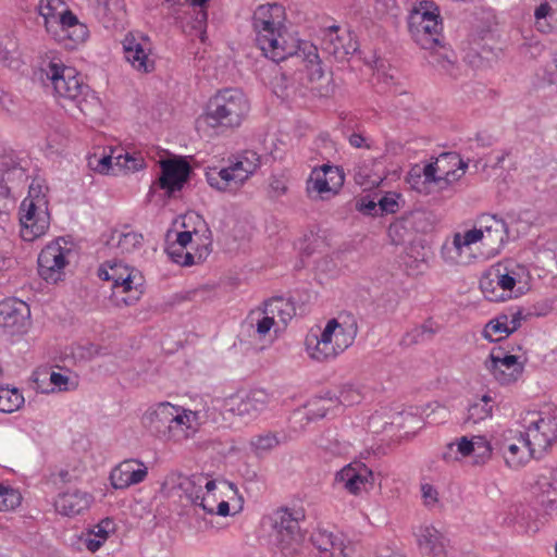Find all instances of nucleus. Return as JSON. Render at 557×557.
<instances>
[{"label":"nucleus","mask_w":557,"mask_h":557,"mask_svg":"<svg viewBox=\"0 0 557 557\" xmlns=\"http://www.w3.org/2000/svg\"><path fill=\"white\" fill-rule=\"evenodd\" d=\"M509 334L511 333L508 329L507 314H500L494 320L490 321L483 331L484 337L491 342L500 341L507 337Z\"/></svg>","instance_id":"e433bc0d"},{"label":"nucleus","mask_w":557,"mask_h":557,"mask_svg":"<svg viewBox=\"0 0 557 557\" xmlns=\"http://www.w3.org/2000/svg\"><path fill=\"white\" fill-rule=\"evenodd\" d=\"M145 420L149 430L160 440L183 443L191 438L202 424L200 411H193L170 403H159L150 408Z\"/></svg>","instance_id":"7ed1b4c3"},{"label":"nucleus","mask_w":557,"mask_h":557,"mask_svg":"<svg viewBox=\"0 0 557 557\" xmlns=\"http://www.w3.org/2000/svg\"><path fill=\"white\" fill-rule=\"evenodd\" d=\"M387 232L388 237L394 245L404 244L407 237L411 234L410 227L404 215L391 223Z\"/></svg>","instance_id":"a18cd8bd"},{"label":"nucleus","mask_w":557,"mask_h":557,"mask_svg":"<svg viewBox=\"0 0 557 557\" xmlns=\"http://www.w3.org/2000/svg\"><path fill=\"white\" fill-rule=\"evenodd\" d=\"M486 370L503 385L516 382L523 372V366L513 355L503 348H493L484 362Z\"/></svg>","instance_id":"a211bd4d"},{"label":"nucleus","mask_w":557,"mask_h":557,"mask_svg":"<svg viewBox=\"0 0 557 557\" xmlns=\"http://www.w3.org/2000/svg\"><path fill=\"white\" fill-rule=\"evenodd\" d=\"M209 246L210 244L198 247L196 253H191L187 250V248H182L172 244L169 246L166 251L173 262L180 265L189 267L200 263L207 258V256L210 253Z\"/></svg>","instance_id":"473e14b6"},{"label":"nucleus","mask_w":557,"mask_h":557,"mask_svg":"<svg viewBox=\"0 0 557 557\" xmlns=\"http://www.w3.org/2000/svg\"><path fill=\"white\" fill-rule=\"evenodd\" d=\"M373 481V472L362 462H351L335 475V482L352 495H359L368 486H372Z\"/></svg>","instance_id":"aec40b11"},{"label":"nucleus","mask_w":557,"mask_h":557,"mask_svg":"<svg viewBox=\"0 0 557 557\" xmlns=\"http://www.w3.org/2000/svg\"><path fill=\"white\" fill-rule=\"evenodd\" d=\"M50 383L59 388V391H71L76 388L77 383L72 381L69 375L60 372L50 374Z\"/></svg>","instance_id":"8fccbe9b"},{"label":"nucleus","mask_w":557,"mask_h":557,"mask_svg":"<svg viewBox=\"0 0 557 557\" xmlns=\"http://www.w3.org/2000/svg\"><path fill=\"white\" fill-rule=\"evenodd\" d=\"M338 557H362V555L351 545L341 547Z\"/></svg>","instance_id":"774afa93"},{"label":"nucleus","mask_w":557,"mask_h":557,"mask_svg":"<svg viewBox=\"0 0 557 557\" xmlns=\"http://www.w3.org/2000/svg\"><path fill=\"white\" fill-rule=\"evenodd\" d=\"M497 445L510 469H520L532 458H536L530 445H527L524 432L507 430L502 434Z\"/></svg>","instance_id":"f3484780"},{"label":"nucleus","mask_w":557,"mask_h":557,"mask_svg":"<svg viewBox=\"0 0 557 557\" xmlns=\"http://www.w3.org/2000/svg\"><path fill=\"white\" fill-rule=\"evenodd\" d=\"M492 398L484 395L480 400L474 401L468 408V414L465 420L466 424H476L492 417L493 406Z\"/></svg>","instance_id":"c9c22d12"},{"label":"nucleus","mask_w":557,"mask_h":557,"mask_svg":"<svg viewBox=\"0 0 557 557\" xmlns=\"http://www.w3.org/2000/svg\"><path fill=\"white\" fill-rule=\"evenodd\" d=\"M205 481L206 475L202 473L193 474L190 476L178 475L177 487L185 493L193 504H198Z\"/></svg>","instance_id":"f704fd0d"},{"label":"nucleus","mask_w":557,"mask_h":557,"mask_svg":"<svg viewBox=\"0 0 557 557\" xmlns=\"http://www.w3.org/2000/svg\"><path fill=\"white\" fill-rule=\"evenodd\" d=\"M190 168L185 161L166 160L161 162V175L158 184L169 195L181 190L187 181Z\"/></svg>","instance_id":"393cba45"},{"label":"nucleus","mask_w":557,"mask_h":557,"mask_svg":"<svg viewBox=\"0 0 557 557\" xmlns=\"http://www.w3.org/2000/svg\"><path fill=\"white\" fill-rule=\"evenodd\" d=\"M30 310L26 302L16 298L0 301V325L21 331L28 324Z\"/></svg>","instance_id":"a878e982"},{"label":"nucleus","mask_w":557,"mask_h":557,"mask_svg":"<svg viewBox=\"0 0 557 557\" xmlns=\"http://www.w3.org/2000/svg\"><path fill=\"white\" fill-rule=\"evenodd\" d=\"M422 498L426 506H434L438 498V493L436 488H434L431 484H422L421 485Z\"/></svg>","instance_id":"13d9d810"},{"label":"nucleus","mask_w":557,"mask_h":557,"mask_svg":"<svg viewBox=\"0 0 557 557\" xmlns=\"http://www.w3.org/2000/svg\"><path fill=\"white\" fill-rule=\"evenodd\" d=\"M198 233L196 231H183L177 233L176 240L173 243L176 246L182 248H187L189 244H193L194 236H197Z\"/></svg>","instance_id":"052dcab7"},{"label":"nucleus","mask_w":557,"mask_h":557,"mask_svg":"<svg viewBox=\"0 0 557 557\" xmlns=\"http://www.w3.org/2000/svg\"><path fill=\"white\" fill-rule=\"evenodd\" d=\"M21 503L22 495L17 490L0 484V511L13 510Z\"/></svg>","instance_id":"a19ab883"},{"label":"nucleus","mask_w":557,"mask_h":557,"mask_svg":"<svg viewBox=\"0 0 557 557\" xmlns=\"http://www.w3.org/2000/svg\"><path fill=\"white\" fill-rule=\"evenodd\" d=\"M309 544L318 550L319 557H333V550L344 546L330 531L317 528L310 535Z\"/></svg>","instance_id":"c756f323"},{"label":"nucleus","mask_w":557,"mask_h":557,"mask_svg":"<svg viewBox=\"0 0 557 557\" xmlns=\"http://www.w3.org/2000/svg\"><path fill=\"white\" fill-rule=\"evenodd\" d=\"M67 243L57 239L48 244L38 256V273L47 283H58L63 278L64 269L69 263V256L72 250L66 247Z\"/></svg>","instance_id":"2eb2a0df"},{"label":"nucleus","mask_w":557,"mask_h":557,"mask_svg":"<svg viewBox=\"0 0 557 557\" xmlns=\"http://www.w3.org/2000/svg\"><path fill=\"white\" fill-rule=\"evenodd\" d=\"M508 242V227L503 219L492 214H482L473 228L465 233H456L451 245L442 248L444 260L450 264L467 263L472 255L466 253L473 244H480L486 257L493 258L500 253Z\"/></svg>","instance_id":"f257e3e1"},{"label":"nucleus","mask_w":557,"mask_h":557,"mask_svg":"<svg viewBox=\"0 0 557 557\" xmlns=\"http://www.w3.org/2000/svg\"><path fill=\"white\" fill-rule=\"evenodd\" d=\"M474 449L472 451L474 466H483L492 458V445L484 436H474Z\"/></svg>","instance_id":"ea45409f"},{"label":"nucleus","mask_w":557,"mask_h":557,"mask_svg":"<svg viewBox=\"0 0 557 557\" xmlns=\"http://www.w3.org/2000/svg\"><path fill=\"white\" fill-rule=\"evenodd\" d=\"M515 286V275L500 264L491 268L480 280V288L485 298L494 302L511 298Z\"/></svg>","instance_id":"dca6fc26"},{"label":"nucleus","mask_w":557,"mask_h":557,"mask_svg":"<svg viewBox=\"0 0 557 557\" xmlns=\"http://www.w3.org/2000/svg\"><path fill=\"white\" fill-rule=\"evenodd\" d=\"M355 182L363 188H371L376 184V180H371L367 166H358L355 170Z\"/></svg>","instance_id":"5fc2aeb1"},{"label":"nucleus","mask_w":557,"mask_h":557,"mask_svg":"<svg viewBox=\"0 0 557 557\" xmlns=\"http://www.w3.org/2000/svg\"><path fill=\"white\" fill-rule=\"evenodd\" d=\"M113 529V521L110 519H104L100 523L94 527V529L90 531L91 535L95 537H98V540H101L102 542H106L109 533Z\"/></svg>","instance_id":"864d4df0"},{"label":"nucleus","mask_w":557,"mask_h":557,"mask_svg":"<svg viewBox=\"0 0 557 557\" xmlns=\"http://www.w3.org/2000/svg\"><path fill=\"white\" fill-rule=\"evenodd\" d=\"M306 512L301 507H280L270 516L274 544L282 557H312L300 522Z\"/></svg>","instance_id":"6e6552de"},{"label":"nucleus","mask_w":557,"mask_h":557,"mask_svg":"<svg viewBox=\"0 0 557 557\" xmlns=\"http://www.w3.org/2000/svg\"><path fill=\"white\" fill-rule=\"evenodd\" d=\"M467 168L468 163L457 153H444L436 162L412 166L406 181L413 190L430 195L448 189L462 177Z\"/></svg>","instance_id":"20e7f679"},{"label":"nucleus","mask_w":557,"mask_h":557,"mask_svg":"<svg viewBox=\"0 0 557 557\" xmlns=\"http://www.w3.org/2000/svg\"><path fill=\"white\" fill-rule=\"evenodd\" d=\"M61 4V0H40L37 7L38 13L44 17L45 27L48 33L52 32L54 23L58 22L59 14L57 12Z\"/></svg>","instance_id":"4c0bfd02"},{"label":"nucleus","mask_w":557,"mask_h":557,"mask_svg":"<svg viewBox=\"0 0 557 557\" xmlns=\"http://www.w3.org/2000/svg\"><path fill=\"white\" fill-rule=\"evenodd\" d=\"M344 181V171L339 166L323 164L312 170L307 181V191L337 194Z\"/></svg>","instance_id":"4be33fe9"},{"label":"nucleus","mask_w":557,"mask_h":557,"mask_svg":"<svg viewBox=\"0 0 557 557\" xmlns=\"http://www.w3.org/2000/svg\"><path fill=\"white\" fill-rule=\"evenodd\" d=\"M409 29L413 40L423 49L434 50L441 46L442 23L438 8L432 1H421L409 16Z\"/></svg>","instance_id":"9b49d317"},{"label":"nucleus","mask_w":557,"mask_h":557,"mask_svg":"<svg viewBox=\"0 0 557 557\" xmlns=\"http://www.w3.org/2000/svg\"><path fill=\"white\" fill-rule=\"evenodd\" d=\"M406 222L408 223L411 233L420 232L424 233L431 227V223L429 220V214L422 210H416L408 214L404 215Z\"/></svg>","instance_id":"49530a36"},{"label":"nucleus","mask_w":557,"mask_h":557,"mask_svg":"<svg viewBox=\"0 0 557 557\" xmlns=\"http://www.w3.org/2000/svg\"><path fill=\"white\" fill-rule=\"evenodd\" d=\"M4 399L0 405V411L13 412L17 410L24 403L23 395L17 389H4Z\"/></svg>","instance_id":"de8ad7c7"},{"label":"nucleus","mask_w":557,"mask_h":557,"mask_svg":"<svg viewBox=\"0 0 557 557\" xmlns=\"http://www.w3.org/2000/svg\"><path fill=\"white\" fill-rule=\"evenodd\" d=\"M474 436L472 438H468L467 436H462L455 442L456 453L461 460L465 457L471 456L474 449Z\"/></svg>","instance_id":"603ef678"},{"label":"nucleus","mask_w":557,"mask_h":557,"mask_svg":"<svg viewBox=\"0 0 557 557\" xmlns=\"http://www.w3.org/2000/svg\"><path fill=\"white\" fill-rule=\"evenodd\" d=\"M99 277L112 282L110 301L117 308L134 306L144 293V277L139 271L123 263H106Z\"/></svg>","instance_id":"9d476101"},{"label":"nucleus","mask_w":557,"mask_h":557,"mask_svg":"<svg viewBox=\"0 0 557 557\" xmlns=\"http://www.w3.org/2000/svg\"><path fill=\"white\" fill-rule=\"evenodd\" d=\"M123 50L127 62L140 73H150L154 70V60L151 59V41L140 33H128L123 41Z\"/></svg>","instance_id":"6ab92c4d"},{"label":"nucleus","mask_w":557,"mask_h":557,"mask_svg":"<svg viewBox=\"0 0 557 557\" xmlns=\"http://www.w3.org/2000/svg\"><path fill=\"white\" fill-rule=\"evenodd\" d=\"M287 15L280 3L257 7L252 14L256 44L263 55L278 63L296 51V37L286 27Z\"/></svg>","instance_id":"f03ea898"},{"label":"nucleus","mask_w":557,"mask_h":557,"mask_svg":"<svg viewBox=\"0 0 557 557\" xmlns=\"http://www.w3.org/2000/svg\"><path fill=\"white\" fill-rule=\"evenodd\" d=\"M399 194L388 193L379 200L380 213H395L399 210Z\"/></svg>","instance_id":"09e8293b"},{"label":"nucleus","mask_w":557,"mask_h":557,"mask_svg":"<svg viewBox=\"0 0 557 557\" xmlns=\"http://www.w3.org/2000/svg\"><path fill=\"white\" fill-rule=\"evenodd\" d=\"M95 15L106 28L116 27L125 17L123 0H97Z\"/></svg>","instance_id":"cd10ccee"},{"label":"nucleus","mask_w":557,"mask_h":557,"mask_svg":"<svg viewBox=\"0 0 557 557\" xmlns=\"http://www.w3.org/2000/svg\"><path fill=\"white\" fill-rule=\"evenodd\" d=\"M296 51L292 52L289 57L298 55L301 57L310 65H319L320 58L318 48L309 41H300L296 38Z\"/></svg>","instance_id":"37998d69"},{"label":"nucleus","mask_w":557,"mask_h":557,"mask_svg":"<svg viewBox=\"0 0 557 557\" xmlns=\"http://www.w3.org/2000/svg\"><path fill=\"white\" fill-rule=\"evenodd\" d=\"M535 27L543 34L557 28V0H544L534 11Z\"/></svg>","instance_id":"7c9ffc66"},{"label":"nucleus","mask_w":557,"mask_h":557,"mask_svg":"<svg viewBox=\"0 0 557 557\" xmlns=\"http://www.w3.org/2000/svg\"><path fill=\"white\" fill-rule=\"evenodd\" d=\"M28 180L26 169L12 156L0 160V207L9 210L14 206V195L24 189Z\"/></svg>","instance_id":"4468645a"},{"label":"nucleus","mask_w":557,"mask_h":557,"mask_svg":"<svg viewBox=\"0 0 557 557\" xmlns=\"http://www.w3.org/2000/svg\"><path fill=\"white\" fill-rule=\"evenodd\" d=\"M115 165L127 172H136L146 166L145 159L140 152H124L114 157Z\"/></svg>","instance_id":"58836bf2"},{"label":"nucleus","mask_w":557,"mask_h":557,"mask_svg":"<svg viewBox=\"0 0 557 557\" xmlns=\"http://www.w3.org/2000/svg\"><path fill=\"white\" fill-rule=\"evenodd\" d=\"M268 395L264 391H250L245 397L233 395L224 400V409L242 418L256 417L265 408Z\"/></svg>","instance_id":"5701e85b"},{"label":"nucleus","mask_w":557,"mask_h":557,"mask_svg":"<svg viewBox=\"0 0 557 557\" xmlns=\"http://www.w3.org/2000/svg\"><path fill=\"white\" fill-rule=\"evenodd\" d=\"M546 72H547L549 82L553 84H557V46H556L552 61L546 65Z\"/></svg>","instance_id":"e2e57ef3"},{"label":"nucleus","mask_w":557,"mask_h":557,"mask_svg":"<svg viewBox=\"0 0 557 557\" xmlns=\"http://www.w3.org/2000/svg\"><path fill=\"white\" fill-rule=\"evenodd\" d=\"M278 443L277 436L274 433L268 432L251 437L250 447L255 454L260 455L273 449Z\"/></svg>","instance_id":"79ce46f5"},{"label":"nucleus","mask_w":557,"mask_h":557,"mask_svg":"<svg viewBox=\"0 0 557 557\" xmlns=\"http://www.w3.org/2000/svg\"><path fill=\"white\" fill-rule=\"evenodd\" d=\"M262 313L270 314L274 320L277 319L286 324L295 314V308L289 300L277 297L264 302Z\"/></svg>","instance_id":"72a5a7b5"},{"label":"nucleus","mask_w":557,"mask_h":557,"mask_svg":"<svg viewBox=\"0 0 557 557\" xmlns=\"http://www.w3.org/2000/svg\"><path fill=\"white\" fill-rule=\"evenodd\" d=\"M210 0H191L193 5L200 7V10L197 11L195 22H194V28L198 30L199 33H203L206 25H207V11L203 9V7L209 2Z\"/></svg>","instance_id":"3c124183"},{"label":"nucleus","mask_w":557,"mask_h":557,"mask_svg":"<svg viewBox=\"0 0 557 557\" xmlns=\"http://www.w3.org/2000/svg\"><path fill=\"white\" fill-rule=\"evenodd\" d=\"M288 190L287 184L284 178L273 176L270 181V193L271 197H281L285 195Z\"/></svg>","instance_id":"6e6d98bb"},{"label":"nucleus","mask_w":557,"mask_h":557,"mask_svg":"<svg viewBox=\"0 0 557 557\" xmlns=\"http://www.w3.org/2000/svg\"><path fill=\"white\" fill-rule=\"evenodd\" d=\"M525 319L522 313V310H517L507 314V323L510 333H513L521 326V322Z\"/></svg>","instance_id":"bf43d9fd"},{"label":"nucleus","mask_w":557,"mask_h":557,"mask_svg":"<svg viewBox=\"0 0 557 557\" xmlns=\"http://www.w3.org/2000/svg\"><path fill=\"white\" fill-rule=\"evenodd\" d=\"M260 156L253 150H244L228 158L222 169H210L206 173L208 184L223 193L235 194L260 166Z\"/></svg>","instance_id":"1a4fd4ad"},{"label":"nucleus","mask_w":557,"mask_h":557,"mask_svg":"<svg viewBox=\"0 0 557 557\" xmlns=\"http://www.w3.org/2000/svg\"><path fill=\"white\" fill-rule=\"evenodd\" d=\"M103 543L104 542L98 540V537L91 535L90 532L87 534V537L85 539V545L87 549L92 553L97 552L102 546Z\"/></svg>","instance_id":"69168bd1"},{"label":"nucleus","mask_w":557,"mask_h":557,"mask_svg":"<svg viewBox=\"0 0 557 557\" xmlns=\"http://www.w3.org/2000/svg\"><path fill=\"white\" fill-rule=\"evenodd\" d=\"M322 49L337 61H343L357 50V41L350 32L333 25L324 30Z\"/></svg>","instance_id":"412c9836"},{"label":"nucleus","mask_w":557,"mask_h":557,"mask_svg":"<svg viewBox=\"0 0 557 557\" xmlns=\"http://www.w3.org/2000/svg\"><path fill=\"white\" fill-rule=\"evenodd\" d=\"M250 104L245 94L237 88L218 90L208 101L198 123H203L216 134L238 128L247 117Z\"/></svg>","instance_id":"39448f33"},{"label":"nucleus","mask_w":557,"mask_h":557,"mask_svg":"<svg viewBox=\"0 0 557 557\" xmlns=\"http://www.w3.org/2000/svg\"><path fill=\"white\" fill-rule=\"evenodd\" d=\"M258 314L262 317L257 321V332L260 336H264L275 324V320L272 318V315L262 313V311L258 312Z\"/></svg>","instance_id":"4d7b16f0"},{"label":"nucleus","mask_w":557,"mask_h":557,"mask_svg":"<svg viewBox=\"0 0 557 557\" xmlns=\"http://www.w3.org/2000/svg\"><path fill=\"white\" fill-rule=\"evenodd\" d=\"M442 458L447 463H451V462L460 460L456 453L455 443L447 444V446L445 447V450L443 451Z\"/></svg>","instance_id":"0e129e2a"},{"label":"nucleus","mask_w":557,"mask_h":557,"mask_svg":"<svg viewBox=\"0 0 557 557\" xmlns=\"http://www.w3.org/2000/svg\"><path fill=\"white\" fill-rule=\"evenodd\" d=\"M422 557H446L444 537L434 527H423L419 534Z\"/></svg>","instance_id":"c85d7f7f"},{"label":"nucleus","mask_w":557,"mask_h":557,"mask_svg":"<svg viewBox=\"0 0 557 557\" xmlns=\"http://www.w3.org/2000/svg\"><path fill=\"white\" fill-rule=\"evenodd\" d=\"M148 474L147 467L138 460L122 461L110 473V481L114 488H127L143 482Z\"/></svg>","instance_id":"b1692460"},{"label":"nucleus","mask_w":557,"mask_h":557,"mask_svg":"<svg viewBox=\"0 0 557 557\" xmlns=\"http://www.w3.org/2000/svg\"><path fill=\"white\" fill-rule=\"evenodd\" d=\"M358 209L360 212L367 215L375 216L380 213L379 202H374L373 200H361L358 205Z\"/></svg>","instance_id":"680f3d73"},{"label":"nucleus","mask_w":557,"mask_h":557,"mask_svg":"<svg viewBox=\"0 0 557 557\" xmlns=\"http://www.w3.org/2000/svg\"><path fill=\"white\" fill-rule=\"evenodd\" d=\"M92 500V495L87 492L69 490L58 495L54 500V508L60 515L74 517L88 510Z\"/></svg>","instance_id":"bb28decb"},{"label":"nucleus","mask_w":557,"mask_h":557,"mask_svg":"<svg viewBox=\"0 0 557 557\" xmlns=\"http://www.w3.org/2000/svg\"><path fill=\"white\" fill-rule=\"evenodd\" d=\"M40 73L41 81L45 84L49 82L59 98L73 102L83 114H87L98 104V99L89 86L83 83L75 69L51 60L42 65Z\"/></svg>","instance_id":"0eeeda50"},{"label":"nucleus","mask_w":557,"mask_h":557,"mask_svg":"<svg viewBox=\"0 0 557 557\" xmlns=\"http://www.w3.org/2000/svg\"><path fill=\"white\" fill-rule=\"evenodd\" d=\"M527 445L541 458L557 441V417L539 411H528L521 417Z\"/></svg>","instance_id":"f8f14e48"},{"label":"nucleus","mask_w":557,"mask_h":557,"mask_svg":"<svg viewBox=\"0 0 557 557\" xmlns=\"http://www.w3.org/2000/svg\"><path fill=\"white\" fill-rule=\"evenodd\" d=\"M21 237L34 242L46 234L50 226V215L44 196L25 198L20 206Z\"/></svg>","instance_id":"ddd939ff"},{"label":"nucleus","mask_w":557,"mask_h":557,"mask_svg":"<svg viewBox=\"0 0 557 557\" xmlns=\"http://www.w3.org/2000/svg\"><path fill=\"white\" fill-rule=\"evenodd\" d=\"M77 26L82 27L76 15H74L71 11H65L59 14L58 22L54 23V27L50 33L58 37V39H61L65 36V34L67 35L70 28Z\"/></svg>","instance_id":"c03bdc74"},{"label":"nucleus","mask_w":557,"mask_h":557,"mask_svg":"<svg viewBox=\"0 0 557 557\" xmlns=\"http://www.w3.org/2000/svg\"><path fill=\"white\" fill-rule=\"evenodd\" d=\"M143 240L144 237L140 233L125 227L123 231H114L111 238L108 240V245L115 247L124 255L139 249L143 246Z\"/></svg>","instance_id":"2f4dec72"},{"label":"nucleus","mask_w":557,"mask_h":557,"mask_svg":"<svg viewBox=\"0 0 557 557\" xmlns=\"http://www.w3.org/2000/svg\"><path fill=\"white\" fill-rule=\"evenodd\" d=\"M356 321L339 322L331 319L322 331L311 330L305 338L306 352L310 359L318 362L334 360L350 347L357 336Z\"/></svg>","instance_id":"423d86ee"},{"label":"nucleus","mask_w":557,"mask_h":557,"mask_svg":"<svg viewBox=\"0 0 557 557\" xmlns=\"http://www.w3.org/2000/svg\"><path fill=\"white\" fill-rule=\"evenodd\" d=\"M114 157L115 156H104V157H102L99 160V162H98L97 170L100 173H109V171L111 169V165H112V161L114 160Z\"/></svg>","instance_id":"338daca9"}]
</instances>
